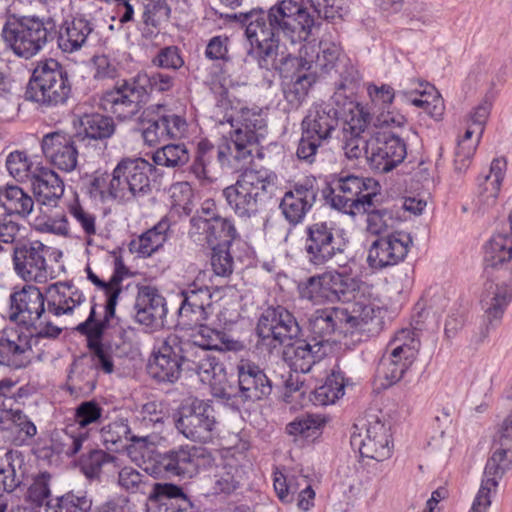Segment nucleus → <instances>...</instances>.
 Instances as JSON below:
<instances>
[{"label": "nucleus", "instance_id": "nucleus-1", "mask_svg": "<svg viewBox=\"0 0 512 512\" xmlns=\"http://www.w3.org/2000/svg\"><path fill=\"white\" fill-rule=\"evenodd\" d=\"M347 8L346 0H279L267 9L254 7L233 18L244 29L247 54L260 68L269 70L283 38L293 44L306 41L316 16L328 21L343 18Z\"/></svg>", "mask_w": 512, "mask_h": 512}, {"label": "nucleus", "instance_id": "nucleus-2", "mask_svg": "<svg viewBox=\"0 0 512 512\" xmlns=\"http://www.w3.org/2000/svg\"><path fill=\"white\" fill-rule=\"evenodd\" d=\"M92 31V24L84 18H73L59 24L50 15L8 12L1 37L16 56L29 60L55 40L63 52H75L86 43Z\"/></svg>", "mask_w": 512, "mask_h": 512}, {"label": "nucleus", "instance_id": "nucleus-3", "mask_svg": "<svg viewBox=\"0 0 512 512\" xmlns=\"http://www.w3.org/2000/svg\"><path fill=\"white\" fill-rule=\"evenodd\" d=\"M85 301V296L71 282L51 284L43 293L39 287L25 284L9 296V319L33 328L39 338H57L62 329L53 325L50 316L71 314Z\"/></svg>", "mask_w": 512, "mask_h": 512}, {"label": "nucleus", "instance_id": "nucleus-4", "mask_svg": "<svg viewBox=\"0 0 512 512\" xmlns=\"http://www.w3.org/2000/svg\"><path fill=\"white\" fill-rule=\"evenodd\" d=\"M277 175L265 168L244 169L236 182L222 191L228 207L242 220L260 215L272 198Z\"/></svg>", "mask_w": 512, "mask_h": 512}, {"label": "nucleus", "instance_id": "nucleus-5", "mask_svg": "<svg viewBox=\"0 0 512 512\" xmlns=\"http://www.w3.org/2000/svg\"><path fill=\"white\" fill-rule=\"evenodd\" d=\"M374 317V307L362 302L319 308L308 319L309 335L328 348L334 335L347 336L364 331Z\"/></svg>", "mask_w": 512, "mask_h": 512}, {"label": "nucleus", "instance_id": "nucleus-6", "mask_svg": "<svg viewBox=\"0 0 512 512\" xmlns=\"http://www.w3.org/2000/svg\"><path fill=\"white\" fill-rule=\"evenodd\" d=\"M73 89L67 69L56 59L37 63L25 87L24 99L44 110L68 106Z\"/></svg>", "mask_w": 512, "mask_h": 512}, {"label": "nucleus", "instance_id": "nucleus-7", "mask_svg": "<svg viewBox=\"0 0 512 512\" xmlns=\"http://www.w3.org/2000/svg\"><path fill=\"white\" fill-rule=\"evenodd\" d=\"M321 192L333 209L349 216H356L380 196L381 185L371 177L341 173L331 180Z\"/></svg>", "mask_w": 512, "mask_h": 512}, {"label": "nucleus", "instance_id": "nucleus-8", "mask_svg": "<svg viewBox=\"0 0 512 512\" xmlns=\"http://www.w3.org/2000/svg\"><path fill=\"white\" fill-rule=\"evenodd\" d=\"M339 125L340 112L337 108L330 103L313 104L301 122V137L296 150L298 159L313 164Z\"/></svg>", "mask_w": 512, "mask_h": 512}, {"label": "nucleus", "instance_id": "nucleus-9", "mask_svg": "<svg viewBox=\"0 0 512 512\" xmlns=\"http://www.w3.org/2000/svg\"><path fill=\"white\" fill-rule=\"evenodd\" d=\"M219 122H228L233 128L229 142L235 148L236 161H245L258 152V146L267 133L265 117L258 107H242L236 116L226 113Z\"/></svg>", "mask_w": 512, "mask_h": 512}, {"label": "nucleus", "instance_id": "nucleus-10", "mask_svg": "<svg viewBox=\"0 0 512 512\" xmlns=\"http://www.w3.org/2000/svg\"><path fill=\"white\" fill-rule=\"evenodd\" d=\"M154 165L137 158L121 159L112 172V191L115 201L128 204L148 196L151 191L150 175Z\"/></svg>", "mask_w": 512, "mask_h": 512}, {"label": "nucleus", "instance_id": "nucleus-11", "mask_svg": "<svg viewBox=\"0 0 512 512\" xmlns=\"http://www.w3.org/2000/svg\"><path fill=\"white\" fill-rule=\"evenodd\" d=\"M359 289V281L336 270L310 276L298 284L301 299L314 304L350 302Z\"/></svg>", "mask_w": 512, "mask_h": 512}, {"label": "nucleus", "instance_id": "nucleus-12", "mask_svg": "<svg viewBox=\"0 0 512 512\" xmlns=\"http://www.w3.org/2000/svg\"><path fill=\"white\" fill-rule=\"evenodd\" d=\"M419 332L416 329H402L389 343L387 352L380 360L377 375L389 387L399 382L412 366L420 350Z\"/></svg>", "mask_w": 512, "mask_h": 512}, {"label": "nucleus", "instance_id": "nucleus-13", "mask_svg": "<svg viewBox=\"0 0 512 512\" xmlns=\"http://www.w3.org/2000/svg\"><path fill=\"white\" fill-rule=\"evenodd\" d=\"M206 458H211V454L205 448L180 445L155 453L146 471L154 476L191 479L199 473L200 465Z\"/></svg>", "mask_w": 512, "mask_h": 512}, {"label": "nucleus", "instance_id": "nucleus-14", "mask_svg": "<svg viewBox=\"0 0 512 512\" xmlns=\"http://www.w3.org/2000/svg\"><path fill=\"white\" fill-rule=\"evenodd\" d=\"M346 249V243L332 222L318 221L305 228L304 253L307 262L316 269L335 263Z\"/></svg>", "mask_w": 512, "mask_h": 512}, {"label": "nucleus", "instance_id": "nucleus-15", "mask_svg": "<svg viewBox=\"0 0 512 512\" xmlns=\"http://www.w3.org/2000/svg\"><path fill=\"white\" fill-rule=\"evenodd\" d=\"M175 427L186 439L210 443L216 435L217 420L211 401L198 398L184 402L176 413Z\"/></svg>", "mask_w": 512, "mask_h": 512}, {"label": "nucleus", "instance_id": "nucleus-16", "mask_svg": "<svg viewBox=\"0 0 512 512\" xmlns=\"http://www.w3.org/2000/svg\"><path fill=\"white\" fill-rule=\"evenodd\" d=\"M145 104L146 90L139 85L136 76L117 80L99 97V107L122 122L134 119Z\"/></svg>", "mask_w": 512, "mask_h": 512}, {"label": "nucleus", "instance_id": "nucleus-17", "mask_svg": "<svg viewBox=\"0 0 512 512\" xmlns=\"http://www.w3.org/2000/svg\"><path fill=\"white\" fill-rule=\"evenodd\" d=\"M97 304L93 303L87 319L78 324L75 330L86 337L89 355L84 359L96 369V372L102 371L105 374H111L114 371V361L112 356V346L104 343L103 336L106 329L110 326V321L114 317H109L104 313L102 319L96 318Z\"/></svg>", "mask_w": 512, "mask_h": 512}, {"label": "nucleus", "instance_id": "nucleus-18", "mask_svg": "<svg viewBox=\"0 0 512 512\" xmlns=\"http://www.w3.org/2000/svg\"><path fill=\"white\" fill-rule=\"evenodd\" d=\"M231 158L235 160V148L227 138H222L217 143L207 138L201 139L196 145L192 162L188 166V174L201 183H211L212 171L217 166L221 168L229 166Z\"/></svg>", "mask_w": 512, "mask_h": 512}, {"label": "nucleus", "instance_id": "nucleus-19", "mask_svg": "<svg viewBox=\"0 0 512 512\" xmlns=\"http://www.w3.org/2000/svg\"><path fill=\"white\" fill-rule=\"evenodd\" d=\"M320 191L319 181L314 176H306L294 182L285 191L279 203V209L289 225L295 227L305 220L306 215L315 205Z\"/></svg>", "mask_w": 512, "mask_h": 512}, {"label": "nucleus", "instance_id": "nucleus-20", "mask_svg": "<svg viewBox=\"0 0 512 512\" xmlns=\"http://www.w3.org/2000/svg\"><path fill=\"white\" fill-rule=\"evenodd\" d=\"M256 331L263 341L269 340L274 347L277 344H290L302 333L294 314L281 305L269 306L262 312L257 322Z\"/></svg>", "mask_w": 512, "mask_h": 512}, {"label": "nucleus", "instance_id": "nucleus-21", "mask_svg": "<svg viewBox=\"0 0 512 512\" xmlns=\"http://www.w3.org/2000/svg\"><path fill=\"white\" fill-rule=\"evenodd\" d=\"M49 247L39 240L18 241L11 253L16 274L26 282L45 283L49 277Z\"/></svg>", "mask_w": 512, "mask_h": 512}, {"label": "nucleus", "instance_id": "nucleus-22", "mask_svg": "<svg viewBox=\"0 0 512 512\" xmlns=\"http://www.w3.org/2000/svg\"><path fill=\"white\" fill-rule=\"evenodd\" d=\"M353 429L350 444L354 450H358L362 458L381 462L391 457L393 444L390 428L385 423L379 419L369 421L365 434L357 432V425H354Z\"/></svg>", "mask_w": 512, "mask_h": 512}, {"label": "nucleus", "instance_id": "nucleus-23", "mask_svg": "<svg viewBox=\"0 0 512 512\" xmlns=\"http://www.w3.org/2000/svg\"><path fill=\"white\" fill-rule=\"evenodd\" d=\"M412 243V237L404 231L378 237L368 249V266L373 270H383L399 264L406 258Z\"/></svg>", "mask_w": 512, "mask_h": 512}, {"label": "nucleus", "instance_id": "nucleus-24", "mask_svg": "<svg viewBox=\"0 0 512 512\" xmlns=\"http://www.w3.org/2000/svg\"><path fill=\"white\" fill-rule=\"evenodd\" d=\"M369 166L378 173H387L406 157L405 141L389 131H379L370 139Z\"/></svg>", "mask_w": 512, "mask_h": 512}, {"label": "nucleus", "instance_id": "nucleus-25", "mask_svg": "<svg viewBox=\"0 0 512 512\" xmlns=\"http://www.w3.org/2000/svg\"><path fill=\"white\" fill-rule=\"evenodd\" d=\"M78 135L65 131H53L45 134L41 140V149L45 158L57 169L69 173L78 165Z\"/></svg>", "mask_w": 512, "mask_h": 512}, {"label": "nucleus", "instance_id": "nucleus-26", "mask_svg": "<svg viewBox=\"0 0 512 512\" xmlns=\"http://www.w3.org/2000/svg\"><path fill=\"white\" fill-rule=\"evenodd\" d=\"M182 302L179 308V319L184 325H202L212 310V292L210 287L197 281L189 283L180 292Z\"/></svg>", "mask_w": 512, "mask_h": 512}, {"label": "nucleus", "instance_id": "nucleus-27", "mask_svg": "<svg viewBox=\"0 0 512 512\" xmlns=\"http://www.w3.org/2000/svg\"><path fill=\"white\" fill-rule=\"evenodd\" d=\"M398 96L422 108L429 116L439 120L444 113V102L435 87L420 79L411 78L400 83Z\"/></svg>", "mask_w": 512, "mask_h": 512}, {"label": "nucleus", "instance_id": "nucleus-28", "mask_svg": "<svg viewBox=\"0 0 512 512\" xmlns=\"http://www.w3.org/2000/svg\"><path fill=\"white\" fill-rule=\"evenodd\" d=\"M339 56L340 49L337 45L320 42L318 45H304L299 57L288 55L284 58V64L297 66L300 70L310 71L315 68L327 73L341 61Z\"/></svg>", "mask_w": 512, "mask_h": 512}, {"label": "nucleus", "instance_id": "nucleus-29", "mask_svg": "<svg viewBox=\"0 0 512 512\" xmlns=\"http://www.w3.org/2000/svg\"><path fill=\"white\" fill-rule=\"evenodd\" d=\"M327 347L311 335L300 337L286 344L284 358L295 372L308 373L312 367L327 355Z\"/></svg>", "mask_w": 512, "mask_h": 512}, {"label": "nucleus", "instance_id": "nucleus-30", "mask_svg": "<svg viewBox=\"0 0 512 512\" xmlns=\"http://www.w3.org/2000/svg\"><path fill=\"white\" fill-rule=\"evenodd\" d=\"M195 222L197 224L196 232L190 235V238L200 245H207L210 248L213 246L230 247L240 237L234 220L230 217L219 216L212 222L197 219Z\"/></svg>", "mask_w": 512, "mask_h": 512}, {"label": "nucleus", "instance_id": "nucleus-31", "mask_svg": "<svg viewBox=\"0 0 512 512\" xmlns=\"http://www.w3.org/2000/svg\"><path fill=\"white\" fill-rule=\"evenodd\" d=\"M238 396L243 401H258L267 398L272 392V382L255 363L242 361L237 365Z\"/></svg>", "mask_w": 512, "mask_h": 512}, {"label": "nucleus", "instance_id": "nucleus-32", "mask_svg": "<svg viewBox=\"0 0 512 512\" xmlns=\"http://www.w3.org/2000/svg\"><path fill=\"white\" fill-rule=\"evenodd\" d=\"M512 301V285L506 282H486L481 295V307L484 311L486 330L501 323L503 315Z\"/></svg>", "mask_w": 512, "mask_h": 512}, {"label": "nucleus", "instance_id": "nucleus-33", "mask_svg": "<svg viewBox=\"0 0 512 512\" xmlns=\"http://www.w3.org/2000/svg\"><path fill=\"white\" fill-rule=\"evenodd\" d=\"M169 334L154 352L153 359L149 361L148 373L158 382H176L183 371L178 353L176 352V344Z\"/></svg>", "mask_w": 512, "mask_h": 512}, {"label": "nucleus", "instance_id": "nucleus-34", "mask_svg": "<svg viewBox=\"0 0 512 512\" xmlns=\"http://www.w3.org/2000/svg\"><path fill=\"white\" fill-rule=\"evenodd\" d=\"M368 117V113L358 110L357 114H353L350 120L343 122V150L348 159H358L364 155L369 163L370 139L366 140L362 136L369 123Z\"/></svg>", "mask_w": 512, "mask_h": 512}, {"label": "nucleus", "instance_id": "nucleus-35", "mask_svg": "<svg viewBox=\"0 0 512 512\" xmlns=\"http://www.w3.org/2000/svg\"><path fill=\"white\" fill-rule=\"evenodd\" d=\"M135 310L139 323L146 326L162 324L167 314L165 298L156 288L143 286L138 291Z\"/></svg>", "mask_w": 512, "mask_h": 512}, {"label": "nucleus", "instance_id": "nucleus-36", "mask_svg": "<svg viewBox=\"0 0 512 512\" xmlns=\"http://www.w3.org/2000/svg\"><path fill=\"white\" fill-rule=\"evenodd\" d=\"M36 201L45 206L55 207L64 194V182L49 167L42 166L30 181Z\"/></svg>", "mask_w": 512, "mask_h": 512}, {"label": "nucleus", "instance_id": "nucleus-37", "mask_svg": "<svg viewBox=\"0 0 512 512\" xmlns=\"http://www.w3.org/2000/svg\"><path fill=\"white\" fill-rule=\"evenodd\" d=\"M101 438L105 447L112 452H122L130 447V442L143 447L147 445L148 436H137L132 433L128 420L117 418L101 428Z\"/></svg>", "mask_w": 512, "mask_h": 512}, {"label": "nucleus", "instance_id": "nucleus-38", "mask_svg": "<svg viewBox=\"0 0 512 512\" xmlns=\"http://www.w3.org/2000/svg\"><path fill=\"white\" fill-rule=\"evenodd\" d=\"M360 214H366V230L375 236L387 235L394 232L400 222L399 211L393 208L381 207L380 196L371 200V205Z\"/></svg>", "mask_w": 512, "mask_h": 512}, {"label": "nucleus", "instance_id": "nucleus-39", "mask_svg": "<svg viewBox=\"0 0 512 512\" xmlns=\"http://www.w3.org/2000/svg\"><path fill=\"white\" fill-rule=\"evenodd\" d=\"M31 345L26 336L13 333L0 337V360L2 366L14 369L26 367L30 363Z\"/></svg>", "mask_w": 512, "mask_h": 512}, {"label": "nucleus", "instance_id": "nucleus-40", "mask_svg": "<svg viewBox=\"0 0 512 512\" xmlns=\"http://www.w3.org/2000/svg\"><path fill=\"white\" fill-rule=\"evenodd\" d=\"M506 160L496 158L491 162L488 173L477 178L478 199L483 205L490 207L496 203L500 187L506 171Z\"/></svg>", "mask_w": 512, "mask_h": 512}, {"label": "nucleus", "instance_id": "nucleus-41", "mask_svg": "<svg viewBox=\"0 0 512 512\" xmlns=\"http://www.w3.org/2000/svg\"><path fill=\"white\" fill-rule=\"evenodd\" d=\"M87 439V432L80 431L74 433L65 431V437L61 443L51 441L50 444L39 445L35 448L34 454L39 460L52 463L61 453L69 457L77 454Z\"/></svg>", "mask_w": 512, "mask_h": 512}, {"label": "nucleus", "instance_id": "nucleus-42", "mask_svg": "<svg viewBox=\"0 0 512 512\" xmlns=\"http://www.w3.org/2000/svg\"><path fill=\"white\" fill-rule=\"evenodd\" d=\"M98 373L84 357L75 360L68 375L66 387L71 395H88L96 387Z\"/></svg>", "mask_w": 512, "mask_h": 512}, {"label": "nucleus", "instance_id": "nucleus-43", "mask_svg": "<svg viewBox=\"0 0 512 512\" xmlns=\"http://www.w3.org/2000/svg\"><path fill=\"white\" fill-rule=\"evenodd\" d=\"M24 457L18 450L10 449L0 457V491L13 492L22 482Z\"/></svg>", "mask_w": 512, "mask_h": 512}, {"label": "nucleus", "instance_id": "nucleus-44", "mask_svg": "<svg viewBox=\"0 0 512 512\" xmlns=\"http://www.w3.org/2000/svg\"><path fill=\"white\" fill-rule=\"evenodd\" d=\"M170 221L163 217L158 223L146 232L142 233L137 241H132L135 251L142 257H150L154 252L163 247L168 240Z\"/></svg>", "mask_w": 512, "mask_h": 512}, {"label": "nucleus", "instance_id": "nucleus-45", "mask_svg": "<svg viewBox=\"0 0 512 512\" xmlns=\"http://www.w3.org/2000/svg\"><path fill=\"white\" fill-rule=\"evenodd\" d=\"M0 202L7 215L27 218L33 211L34 200L17 185H7L0 189Z\"/></svg>", "mask_w": 512, "mask_h": 512}, {"label": "nucleus", "instance_id": "nucleus-46", "mask_svg": "<svg viewBox=\"0 0 512 512\" xmlns=\"http://www.w3.org/2000/svg\"><path fill=\"white\" fill-rule=\"evenodd\" d=\"M244 470L237 463L227 462L217 466L213 476L212 490L215 495L234 493L244 480Z\"/></svg>", "mask_w": 512, "mask_h": 512}, {"label": "nucleus", "instance_id": "nucleus-47", "mask_svg": "<svg viewBox=\"0 0 512 512\" xmlns=\"http://www.w3.org/2000/svg\"><path fill=\"white\" fill-rule=\"evenodd\" d=\"M512 260V235L493 234L484 245V262L486 266L498 267Z\"/></svg>", "mask_w": 512, "mask_h": 512}, {"label": "nucleus", "instance_id": "nucleus-48", "mask_svg": "<svg viewBox=\"0 0 512 512\" xmlns=\"http://www.w3.org/2000/svg\"><path fill=\"white\" fill-rule=\"evenodd\" d=\"M171 336L176 344V352L180 359L183 371L191 372L196 370V366L206 357V350L203 349L201 344L192 338H184L176 333H171Z\"/></svg>", "mask_w": 512, "mask_h": 512}, {"label": "nucleus", "instance_id": "nucleus-49", "mask_svg": "<svg viewBox=\"0 0 512 512\" xmlns=\"http://www.w3.org/2000/svg\"><path fill=\"white\" fill-rule=\"evenodd\" d=\"M80 123L85 137L92 140H107L116 130L113 118L100 113L86 114Z\"/></svg>", "mask_w": 512, "mask_h": 512}, {"label": "nucleus", "instance_id": "nucleus-50", "mask_svg": "<svg viewBox=\"0 0 512 512\" xmlns=\"http://www.w3.org/2000/svg\"><path fill=\"white\" fill-rule=\"evenodd\" d=\"M42 165L32 161L24 151H13L6 158V168L17 181H31Z\"/></svg>", "mask_w": 512, "mask_h": 512}, {"label": "nucleus", "instance_id": "nucleus-51", "mask_svg": "<svg viewBox=\"0 0 512 512\" xmlns=\"http://www.w3.org/2000/svg\"><path fill=\"white\" fill-rule=\"evenodd\" d=\"M316 82L314 73L306 71L299 73L283 86V94L286 101L293 108L299 107L308 95L309 89Z\"/></svg>", "mask_w": 512, "mask_h": 512}, {"label": "nucleus", "instance_id": "nucleus-52", "mask_svg": "<svg viewBox=\"0 0 512 512\" xmlns=\"http://www.w3.org/2000/svg\"><path fill=\"white\" fill-rule=\"evenodd\" d=\"M116 458L102 449H90L81 455L79 467L86 478L99 479L104 467L112 465Z\"/></svg>", "mask_w": 512, "mask_h": 512}, {"label": "nucleus", "instance_id": "nucleus-53", "mask_svg": "<svg viewBox=\"0 0 512 512\" xmlns=\"http://www.w3.org/2000/svg\"><path fill=\"white\" fill-rule=\"evenodd\" d=\"M112 174L107 172L95 171L92 175L83 179V189L92 199H98L101 202L109 200L115 201L112 191Z\"/></svg>", "mask_w": 512, "mask_h": 512}, {"label": "nucleus", "instance_id": "nucleus-54", "mask_svg": "<svg viewBox=\"0 0 512 512\" xmlns=\"http://www.w3.org/2000/svg\"><path fill=\"white\" fill-rule=\"evenodd\" d=\"M55 501L47 503V512H89L92 507V500L83 491H69Z\"/></svg>", "mask_w": 512, "mask_h": 512}, {"label": "nucleus", "instance_id": "nucleus-55", "mask_svg": "<svg viewBox=\"0 0 512 512\" xmlns=\"http://www.w3.org/2000/svg\"><path fill=\"white\" fill-rule=\"evenodd\" d=\"M156 165L168 168H181L190 160V153L185 144H167L153 154Z\"/></svg>", "mask_w": 512, "mask_h": 512}, {"label": "nucleus", "instance_id": "nucleus-56", "mask_svg": "<svg viewBox=\"0 0 512 512\" xmlns=\"http://www.w3.org/2000/svg\"><path fill=\"white\" fill-rule=\"evenodd\" d=\"M192 373L197 374L201 381L209 383L211 386L221 384L226 379V371L223 362H221L211 352H206V357L196 366Z\"/></svg>", "mask_w": 512, "mask_h": 512}, {"label": "nucleus", "instance_id": "nucleus-57", "mask_svg": "<svg viewBox=\"0 0 512 512\" xmlns=\"http://www.w3.org/2000/svg\"><path fill=\"white\" fill-rule=\"evenodd\" d=\"M198 326L200 327L198 334L192 337L196 342L201 344L206 351L217 350L224 352L234 348L235 342L229 339L225 332L211 329L205 326V323Z\"/></svg>", "mask_w": 512, "mask_h": 512}, {"label": "nucleus", "instance_id": "nucleus-58", "mask_svg": "<svg viewBox=\"0 0 512 512\" xmlns=\"http://www.w3.org/2000/svg\"><path fill=\"white\" fill-rule=\"evenodd\" d=\"M345 387L343 381L335 375L328 376L325 382L317 387L311 396L315 405L327 406L334 404L344 395Z\"/></svg>", "mask_w": 512, "mask_h": 512}, {"label": "nucleus", "instance_id": "nucleus-59", "mask_svg": "<svg viewBox=\"0 0 512 512\" xmlns=\"http://www.w3.org/2000/svg\"><path fill=\"white\" fill-rule=\"evenodd\" d=\"M325 421L319 415L306 414L297 417L286 425V432L292 436H300L305 439L316 438Z\"/></svg>", "mask_w": 512, "mask_h": 512}, {"label": "nucleus", "instance_id": "nucleus-60", "mask_svg": "<svg viewBox=\"0 0 512 512\" xmlns=\"http://www.w3.org/2000/svg\"><path fill=\"white\" fill-rule=\"evenodd\" d=\"M136 79L139 85L146 90V100L153 92L164 93L171 91L176 82L174 75L163 72H153L151 74L138 73Z\"/></svg>", "mask_w": 512, "mask_h": 512}, {"label": "nucleus", "instance_id": "nucleus-61", "mask_svg": "<svg viewBox=\"0 0 512 512\" xmlns=\"http://www.w3.org/2000/svg\"><path fill=\"white\" fill-rule=\"evenodd\" d=\"M128 275V269L125 266L121 256L115 257L114 259V271L109 279L111 288V295L109 303H105L104 313L108 314L109 317H115L116 306L118 304L119 296L122 292L121 283L124 277Z\"/></svg>", "mask_w": 512, "mask_h": 512}, {"label": "nucleus", "instance_id": "nucleus-62", "mask_svg": "<svg viewBox=\"0 0 512 512\" xmlns=\"http://www.w3.org/2000/svg\"><path fill=\"white\" fill-rule=\"evenodd\" d=\"M51 476L47 472L40 473L29 486L25 501L28 502L33 508H38L50 502L48 498L51 495L50 491Z\"/></svg>", "mask_w": 512, "mask_h": 512}, {"label": "nucleus", "instance_id": "nucleus-63", "mask_svg": "<svg viewBox=\"0 0 512 512\" xmlns=\"http://www.w3.org/2000/svg\"><path fill=\"white\" fill-rule=\"evenodd\" d=\"M103 411V407L95 400L81 402L74 412V421L79 426L78 432H85L83 429L92 424L99 423Z\"/></svg>", "mask_w": 512, "mask_h": 512}, {"label": "nucleus", "instance_id": "nucleus-64", "mask_svg": "<svg viewBox=\"0 0 512 512\" xmlns=\"http://www.w3.org/2000/svg\"><path fill=\"white\" fill-rule=\"evenodd\" d=\"M150 500L161 502V505L167 508L169 504H178L189 497L183 489L173 483H155L149 496Z\"/></svg>", "mask_w": 512, "mask_h": 512}]
</instances>
